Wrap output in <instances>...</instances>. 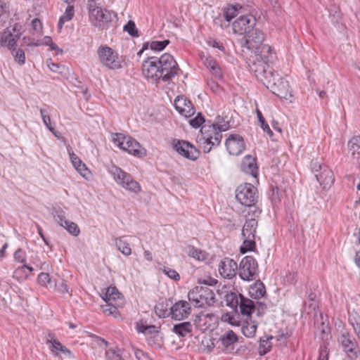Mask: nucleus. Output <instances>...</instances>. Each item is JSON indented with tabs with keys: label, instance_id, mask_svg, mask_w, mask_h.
<instances>
[{
	"label": "nucleus",
	"instance_id": "f257e3e1",
	"mask_svg": "<svg viewBox=\"0 0 360 360\" xmlns=\"http://www.w3.org/2000/svg\"><path fill=\"white\" fill-rule=\"evenodd\" d=\"M243 51L250 70L257 79L266 75L269 70H273L269 63L271 61L274 53L269 44L262 42L255 49Z\"/></svg>",
	"mask_w": 360,
	"mask_h": 360
},
{
	"label": "nucleus",
	"instance_id": "f03ea898",
	"mask_svg": "<svg viewBox=\"0 0 360 360\" xmlns=\"http://www.w3.org/2000/svg\"><path fill=\"white\" fill-rule=\"evenodd\" d=\"M256 24H221L223 30L228 32L231 31L235 34L243 35L244 43L243 50L245 51L255 49V46L261 44L264 39V32L255 27Z\"/></svg>",
	"mask_w": 360,
	"mask_h": 360
},
{
	"label": "nucleus",
	"instance_id": "7ed1b4c3",
	"mask_svg": "<svg viewBox=\"0 0 360 360\" xmlns=\"http://www.w3.org/2000/svg\"><path fill=\"white\" fill-rule=\"evenodd\" d=\"M229 129L228 124L221 126L218 124H205L201 127L200 135L198 136L197 142L204 153H209L214 146H218L222 139L221 131Z\"/></svg>",
	"mask_w": 360,
	"mask_h": 360
},
{
	"label": "nucleus",
	"instance_id": "20e7f679",
	"mask_svg": "<svg viewBox=\"0 0 360 360\" xmlns=\"http://www.w3.org/2000/svg\"><path fill=\"white\" fill-rule=\"evenodd\" d=\"M257 79L281 98L288 99L292 96L288 82L281 78L274 70H269L266 75Z\"/></svg>",
	"mask_w": 360,
	"mask_h": 360
},
{
	"label": "nucleus",
	"instance_id": "39448f33",
	"mask_svg": "<svg viewBox=\"0 0 360 360\" xmlns=\"http://www.w3.org/2000/svg\"><path fill=\"white\" fill-rule=\"evenodd\" d=\"M204 283L205 285L196 286L188 292V300L195 307L206 308L216 302L213 290L209 288L206 282Z\"/></svg>",
	"mask_w": 360,
	"mask_h": 360
},
{
	"label": "nucleus",
	"instance_id": "423d86ee",
	"mask_svg": "<svg viewBox=\"0 0 360 360\" xmlns=\"http://www.w3.org/2000/svg\"><path fill=\"white\" fill-rule=\"evenodd\" d=\"M105 304L101 306L103 312L106 315L118 317L120 313L118 308L124 304V299L121 293L115 287H108L103 297Z\"/></svg>",
	"mask_w": 360,
	"mask_h": 360
},
{
	"label": "nucleus",
	"instance_id": "0eeeda50",
	"mask_svg": "<svg viewBox=\"0 0 360 360\" xmlns=\"http://www.w3.org/2000/svg\"><path fill=\"white\" fill-rule=\"evenodd\" d=\"M108 171L115 181L123 188L135 193L141 191L140 184L133 179L130 174L127 173L121 168L112 165L108 167Z\"/></svg>",
	"mask_w": 360,
	"mask_h": 360
},
{
	"label": "nucleus",
	"instance_id": "6e6552de",
	"mask_svg": "<svg viewBox=\"0 0 360 360\" xmlns=\"http://www.w3.org/2000/svg\"><path fill=\"white\" fill-rule=\"evenodd\" d=\"M101 64L109 70H119L122 68L123 60L119 54L108 46H101L97 50Z\"/></svg>",
	"mask_w": 360,
	"mask_h": 360
},
{
	"label": "nucleus",
	"instance_id": "1a4fd4ad",
	"mask_svg": "<svg viewBox=\"0 0 360 360\" xmlns=\"http://www.w3.org/2000/svg\"><path fill=\"white\" fill-rule=\"evenodd\" d=\"M87 10L89 20L92 22H113L119 20L116 13L99 6L96 2L87 4Z\"/></svg>",
	"mask_w": 360,
	"mask_h": 360
},
{
	"label": "nucleus",
	"instance_id": "9d476101",
	"mask_svg": "<svg viewBox=\"0 0 360 360\" xmlns=\"http://www.w3.org/2000/svg\"><path fill=\"white\" fill-rule=\"evenodd\" d=\"M236 198L242 205L246 207L254 206L258 199L257 190L251 184H240L236 190Z\"/></svg>",
	"mask_w": 360,
	"mask_h": 360
},
{
	"label": "nucleus",
	"instance_id": "9b49d317",
	"mask_svg": "<svg viewBox=\"0 0 360 360\" xmlns=\"http://www.w3.org/2000/svg\"><path fill=\"white\" fill-rule=\"evenodd\" d=\"M112 140L117 146L129 154L139 157L143 155L140 143L131 136L116 133L113 135Z\"/></svg>",
	"mask_w": 360,
	"mask_h": 360
},
{
	"label": "nucleus",
	"instance_id": "f8f14e48",
	"mask_svg": "<svg viewBox=\"0 0 360 360\" xmlns=\"http://www.w3.org/2000/svg\"><path fill=\"white\" fill-rule=\"evenodd\" d=\"M22 34L20 24H10L2 32H0V46L8 49L16 46V42Z\"/></svg>",
	"mask_w": 360,
	"mask_h": 360
},
{
	"label": "nucleus",
	"instance_id": "ddd939ff",
	"mask_svg": "<svg viewBox=\"0 0 360 360\" xmlns=\"http://www.w3.org/2000/svg\"><path fill=\"white\" fill-rule=\"evenodd\" d=\"M238 275L243 281L255 280L257 276L258 264L256 259L252 256L243 257L238 266Z\"/></svg>",
	"mask_w": 360,
	"mask_h": 360
},
{
	"label": "nucleus",
	"instance_id": "4468645a",
	"mask_svg": "<svg viewBox=\"0 0 360 360\" xmlns=\"http://www.w3.org/2000/svg\"><path fill=\"white\" fill-rule=\"evenodd\" d=\"M158 61L162 74V81H169L177 75L179 68L172 56L164 53L158 58Z\"/></svg>",
	"mask_w": 360,
	"mask_h": 360
},
{
	"label": "nucleus",
	"instance_id": "2eb2a0df",
	"mask_svg": "<svg viewBox=\"0 0 360 360\" xmlns=\"http://www.w3.org/2000/svg\"><path fill=\"white\" fill-rule=\"evenodd\" d=\"M243 7L239 4H229L224 10V16L227 22H230L233 18L236 17L238 14H241L238 18L240 22H256L257 20H261L260 17L257 19L254 15L243 14Z\"/></svg>",
	"mask_w": 360,
	"mask_h": 360
},
{
	"label": "nucleus",
	"instance_id": "dca6fc26",
	"mask_svg": "<svg viewBox=\"0 0 360 360\" xmlns=\"http://www.w3.org/2000/svg\"><path fill=\"white\" fill-rule=\"evenodd\" d=\"M241 314L247 318H250L252 313L257 311V314L261 316L264 314L265 305L257 302L256 303L244 296L240 297L238 306Z\"/></svg>",
	"mask_w": 360,
	"mask_h": 360
},
{
	"label": "nucleus",
	"instance_id": "f3484780",
	"mask_svg": "<svg viewBox=\"0 0 360 360\" xmlns=\"http://www.w3.org/2000/svg\"><path fill=\"white\" fill-rule=\"evenodd\" d=\"M142 72L145 77L158 80L162 79V74L160 70L158 58L150 57L144 60L142 64Z\"/></svg>",
	"mask_w": 360,
	"mask_h": 360
},
{
	"label": "nucleus",
	"instance_id": "a211bd4d",
	"mask_svg": "<svg viewBox=\"0 0 360 360\" xmlns=\"http://www.w3.org/2000/svg\"><path fill=\"white\" fill-rule=\"evenodd\" d=\"M238 341V335L233 330H227L221 334L217 341L218 347L226 354L233 353Z\"/></svg>",
	"mask_w": 360,
	"mask_h": 360
},
{
	"label": "nucleus",
	"instance_id": "6ab92c4d",
	"mask_svg": "<svg viewBox=\"0 0 360 360\" xmlns=\"http://www.w3.org/2000/svg\"><path fill=\"white\" fill-rule=\"evenodd\" d=\"M173 147L179 155L188 160H195L198 158V150L188 141L174 140Z\"/></svg>",
	"mask_w": 360,
	"mask_h": 360
},
{
	"label": "nucleus",
	"instance_id": "aec40b11",
	"mask_svg": "<svg viewBox=\"0 0 360 360\" xmlns=\"http://www.w3.org/2000/svg\"><path fill=\"white\" fill-rule=\"evenodd\" d=\"M225 145L229 153L231 155H239L245 148L244 140L239 134L230 135Z\"/></svg>",
	"mask_w": 360,
	"mask_h": 360
},
{
	"label": "nucleus",
	"instance_id": "412c9836",
	"mask_svg": "<svg viewBox=\"0 0 360 360\" xmlns=\"http://www.w3.org/2000/svg\"><path fill=\"white\" fill-rule=\"evenodd\" d=\"M237 263L232 259L226 257L219 264V273L224 278L231 279L236 275Z\"/></svg>",
	"mask_w": 360,
	"mask_h": 360
},
{
	"label": "nucleus",
	"instance_id": "4be33fe9",
	"mask_svg": "<svg viewBox=\"0 0 360 360\" xmlns=\"http://www.w3.org/2000/svg\"><path fill=\"white\" fill-rule=\"evenodd\" d=\"M191 312L190 304L184 300L176 302L170 309L172 318L175 320L186 319Z\"/></svg>",
	"mask_w": 360,
	"mask_h": 360
},
{
	"label": "nucleus",
	"instance_id": "5701e85b",
	"mask_svg": "<svg viewBox=\"0 0 360 360\" xmlns=\"http://www.w3.org/2000/svg\"><path fill=\"white\" fill-rule=\"evenodd\" d=\"M174 106L176 110L186 117H190L195 113L191 102L184 97H177L174 100Z\"/></svg>",
	"mask_w": 360,
	"mask_h": 360
},
{
	"label": "nucleus",
	"instance_id": "b1692460",
	"mask_svg": "<svg viewBox=\"0 0 360 360\" xmlns=\"http://www.w3.org/2000/svg\"><path fill=\"white\" fill-rule=\"evenodd\" d=\"M315 176L323 189L329 188L335 181L333 172L328 167H324L323 171L316 174Z\"/></svg>",
	"mask_w": 360,
	"mask_h": 360
},
{
	"label": "nucleus",
	"instance_id": "393cba45",
	"mask_svg": "<svg viewBox=\"0 0 360 360\" xmlns=\"http://www.w3.org/2000/svg\"><path fill=\"white\" fill-rule=\"evenodd\" d=\"M347 148L352 160L360 164V136H353L348 141Z\"/></svg>",
	"mask_w": 360,
	"mask_h": 360
},
{
	"label": "nucleus",
	"instance_id": "a878e982",
	"mask_svg": "<svg viewBox=\"0 0 360 360\" xmlns=\"http://www.w3.org/2000/svg\"><path fill=\"white\" fill-rule=\"evenodd\" d=\"M241 169L246 174H250L254 177L257 176V167L255 159L251 155H246L241 162Z\"/></svg>",
	"mask_w": 360,
	"mask_h": 360
},
{
	"label": "nucleus",
	"instance_id": "bb28decb",
	"mask_svg": "<svg viewBox=\"0 0 360 360\" xmlns=\"http://www.w3.org/2000/svg\"><path fill=\"white\" fill-rule=\"evenodd\" d=\"M193 328V326L190 321H185L175 324L172 331L180 337H186L191 334Z\"/></svg>",
	"mask_w": 360,
	"mask_h": 360
},
{
	"label": "nucleus",
	"instance_id": "cd10ccee",
	"mask_svg": "<svg viewBox=\"0 0 360 360\" xmlns=\"http://www.w3.org/2000/svg\"><path fill=\"white\" fill-rule=\"evenodd\" d=\"M340 342L345 352L349 349L354 348L358 345L353 337L349 333H342L340 338Z\"/></svg>",
	"mask_w": 360,
	"mask_h": 360
},
{
	"label": "nucleus",
	"instance_id": "c85d7f7f",
	"mask_svg": "<svg viewBox=\"0 0 360 360\" xmlns=\"http://www.w3.org/2000/svg\"><path fill=\"white\" fill-rule=\"evenodd\" d=\"M257 221L255 219H250L245 221L242 229L243 236H255Z\"/></svg>",
	"mask_w": 360,
	"mask_h": 360
},
{
	"label": "nucleus",
	"instance_id": "c756f323",
	"mask_svg": "<svg viewBox=\"0 0 360 360\" xmlns=\"http://www.w3.org/2000/svg\"><path fill=\"white\" fill-rule=\"evenodd\" d=\"M274 338L273 336L265 335L260 338L259 346V354L264 356L267 354L271 348V340Z\"/></svg>",
	"mask_w": 360,
	"mask_h": 360
},
{
	"label": "nucleus",
	"instance_id": "7c9ffc66",
	"mask_svg": "<svg viewBox=\"0 0 360 360\" xmlns=\"http://www.w3.org/2000/svg\"><path fill=\"white\" fill-rule=\"evenodd\" d=\"M185 252L188 256L198 261H203L206 259V255L205 252L191 245L186 247Z\"/></svg>",
	"mask_w": 360,
	"mask_h": 360
},
{
	"label": "nucleus",
	"instance_id": "2f4dec72",
	"mask_svg": "<svg viewBox=\"0 0 360 360\" xmlns=\"http://www.w3.org/2000/svg\"><path fill=\"white\" fill-rule=\"evenodd\" d=\"M243 295L236 292H230L226 295V302L227 306L236 309L240 302V297Z\"/></svg>",
	"mask_w": 360,
	"mask_h": 360
},
{
	"label": "nucleus",
	"instance_id": "473e14b6",
	"mask_svg": "<svg viewBox=\"0 0 360 360\" xmlns=\"http://www.w3.org/2000/svg\"><path fill=\"white\" fill-rule=\"evenodd\" d=\"M257 328V323L246 321L242 327V332L245 337L250 338L255 335Z\"/></svg>",
	"mask_w": 360,
	"mask_h": 360
},
{
	"label": "nucleus",
	"instance_id": "72a5a7b5",
	"mask_svg": "<svg viewBox=\"0 0 360 360\" xmlns=\"http://www.w3.org/2000/svg\"><path fill=\"white\" fill-rule=\"evenodd\" d=\"M243 243L240 248L241 253L245 254L248 251L253 250L255 247V236H243Z\"/></svg>",
	"mask_w": 360,
	"mask_h": 360
},
{
	"label": "nucleus",
	"instance_id": "f704fd0d",
	"mask_svg": "<svg viewBox=\"0 0 360 360\" xmlns=\"http://www.w3.org/2000/svg\"><path fill=\"white\" fill-rule=\"evenodd\" d=\"M53 217L56 221L66 230L68 228L69 223L72 222L71 221L65 219V213L61 209H56L54 210Z\"/></svg>",
	"mask_w": 360,
	"mask_h": 360
},
{
	"label": "nucleus",
	"instance_id": "c9c22d12",
	"mask_svg": "<svg viewBox=\"0 0 360 360\" xmlns=\"http://www.w3.org/2000/svg\"><path fill=\"white\" fill-rule=\"evenodd\" d=\"M115 243L117 249L125 256H129L131 254V249L128 243L122 239V237L115 238Z\"/></svg>",
	"mask_w": 360,
	"mask_h": 360
},
{
	"label": "nucleus",
	"instance_id": "e433bc0d",
	"mask_svg": "<svg viewBox=\"0 0 360 360\" xmlns=\"http://www.w3.org/2000/svg\"><path fill=\"white\" fill-rule=\"evenodd\" d=\"M53 282H54V285H53V287H54V289L56 291H58V292H60L61 294L68 293V294L71 295L69 292V288H68V287L66 284V282L64 279L58 276L57 279H56V278L53 279Z\"/></svg>",
	"mask_w": 360,
	"mask_h": 360
},
{
	"label": "nucleus",
	"instance_id": "4c0bfd02",
	"mask_svg": "<svg viewBox=\"0 0 360 360\" xmlns=\"http://www.w3.org/2000/svg\"><path fill=\"white\" fill-rule=\"evenodd\" d=\"M11 51V54L14 58L15 62L20 65H23L25 63V52L20 49H16L14 46L13 49H9Z\"/></svg>",
	"mask_w": 360,
	"mask_h": 360
},
{
	"label": "nucleus",
	"instance_id": "58836bf2",
	"mask_svg": "<svg viewBox=\"0 0 360 360\" xmlns=\"http://www.w3.org/2000/svg\"><path fill=\"white\" fill-rule=\"evenodd\" d=\"M265 292V288L262 283H256L255 286L251 288L250 291L251 296L255 298L263 297Z\"/></svg>",
	"mask_w": 360,
	"mask_h": 360
},
{
	"label": "nucleus",
	"instance_id": "ea45409f",
	"mask_svg": "<svg viewBox=\"0 0 360 360\" xmlns=\"http://www.w3.org/2000/svg\"><path fill=\"white\" fill-rule=\"evenodd\" d=\"M105 356L107 360H124L122 358L121 350L117 347L107 350Z\"/></svg>",
	"mask_w": 360,
	"mask_h": 360
},
{
	"label": "nucleus",
	"instance_id": "a19ab883",
	"mask_svg": "<svg viewBox=\"0 0 360 360\" xmlns=\"http://www.w3.org/2000/svg\"><path fill=\"white\" fill-rule=\"evenodd\" d=\"M257 116L258 118V121L260 124L261 128L263 129L264 132H266L269 136H271L273 135V131L270 129L269 124L265 121L264 117L262 115V112L259 110H256Z\"/></svg>",
	"mask_w": 360,
	"mask_h": 360
},
{
	"label": "nucleus",
	"instance_id": "79ce46f5",
	"mask_svg": "<svg viewBox=\"0 0 360 360\" xmlns=\"http://www.w3.org/2000/svg\"><path fill=\"white\" fill-rule=\"evenodd\" d=\"M159 269L160 270L162 271V272L165 275H167L169 278L173 279L176 281L180 280V276L176 270L171 269L167 266H160Z\"/></svg>",
	"mask_w": 360,
	"mask_h": 360
},
{
	"label": "nucleus",
	"instance_id": "37998d69",
	"mask_svg": "<svg viewBox=\"0 0 360 360\" xmlns=\"http://www.w3.org/2000/svg\"><path fill=\"white\" fill-rule=\"evenodd\" d=\"M38 282L40 285L43 286L50 285V287H53V280L50 277L49 274L47 273L41 272L39 274L37 278Z\"/></svg>",
	"mask_w": 360,
	"mask_h": 360
},
{
	"label": "nucleus",
	"instance_id": "c03bdc74",
	"mask_svg": "<svg viewBox=\"0 0 360 360\" xmlns=\"http://www.w3.org/2000/svg\"><path fill=\"white\" fill-rule=\"evenodd\" d=\"M25 264L18 267L13 274V278L17 281H21L25 279L28 274L25 271Z\"/></svg>",
	"mask_w": 360,
	"mask_h": 360
},
{
	"label": "nucleus",
	"instance_id": "a18cd8bd",
	"mask_svg": "<svg viewBox=\"0 0 360 360\" xmlns=\"http://www.w3.org/2000/svg\"><path fill=\"white\" fill-rule=\"evenodd\" d=\"M75 169L86 180L91 181L93 179V174H92L91 172L90 171V169L86 166L85 164L82 165V166L75 168Z\"/></svg>",
	"mask_w": 360,
	"mask_h": 360
},
{
	"label": "nucleus",
	"instance_id": "49530a36",
	"mask_svg": "<svg viewBox=\"0 0 360 360\" xmlns=\"http://www.w3.org/2000/svg\"><path fill=\"white\" fill-rule=\"evenodd\" d=\"M169 43V41L168 39L164 41H153L150 44V47L153 51H162Z\"/></svg>",
	"mask_w": 360,
	"mask_h": 360
},
{
	"label": "nucleus",
	"instance_id": "de8ad7c7",
	"mask_svg": "<svg viewBox=\"0 0 360 360\" xmlns=\"http://www.w3.org/2000/svg\"><path fill=\"white\" fill-rule=\"evenodd\" d=\"M51 346L50 347L52 352H56L58 354V352L60 351L64 354H70V352L68 349L65 346H63L58 340H56L53 343H51Z\"/></svg>",
	"mask_w": 360,
	"mask_h": 360
},
{
	"label": "nucleus",
	"instance_id": "09e8293b",
	"mask_svg": "<svg viewBox=\"0 0 360 360\" xmlns=\"http://www.w3.org/2000/svg\"><path fill=\"white\" fill-rule=\"evenodd\" d=\"M74 16V8L72 6H68L66 9L65 13L60 17L58 22H65L66 21H70Z\"/></svg>",
	"mask_w": 360,
	"mask_h": 360
},
{
	"label": "nucleus",
	"instance_id": "8fccbe9b",
	"mask_svg": "<svg viewBox=\"0 0 360 360\" xmlns=\"http://www.w3.org/2000/svg\"><path fill=\"white\" fill-rule=\"evenodd\" d=\"M68 151L69 153L70 161L75 169L84 164L82 161V160L76 154H75L74 152L72 151L71 148H68Z\"/></svg>",
	"mask_w": 360,
	"mask_h": 360
},
{
	"label": "nucleus",
	"instance_id": "3c124183",
	"mask_svg": "<svg viewBox=\"0 0 360 360\" xmlns=\"http://www.w3.org/2000/svg\"><path fill=\"white\" fill-rule=\"evenodd\" d=\"M155 311L156 315L158 316L160 318H165L167 315L170 314V313L168 312L163 302H160L155 305Z\"/></svg>",
	"mask_w": 360,
	"mask_h": 360
},
{
	"label": "nucleus",
	"instance_id": "603ef678",
	"mask_svg": "<svg viewBox=\"0 0 360 360\" xmlns=\"http://www.w3.org/2000/svg\"><path fill=\"white\" fill-rule=\"evenodd\" d=\"M123 30L132 37H139V30L136 27V24H125Z\"/></svg>",
	"mask_w": 360,
	"mask_h": 360
},
{
	"label": "nucleus",
	"instance_id": "864d4df0",
	"mask_svg": "<svg viewBox=\"0 0 360 360\" xmlns=\"http://www.w3.org/2000/svg\"><path fill=\"white\" fill-rule=\"evenodd\" d=\"M345 353L349 360H360V349L358 345L354 348L347 350Z\"/></svg>",
	"mask_w": 360,
	"mask_h": 360
},
{
	"label": "nucleus",
	"instance_id": "5fc2aeb1",
	"mask_svg": "<svg viewBox=\"0 0 360 360\" xmlns=\"http://www.w3.org/2000/svg\"><path fill=\"white\" fill-rule=\"evenodd\" d=\"M39 112H40V115H41L43 123L46 127V128L49 130H50V128H53V126L51 124V117H50L49 115L48 114V112L44 109H40Z\"/></svg>",
	"mask_w": 360,
	"mask_h": 360
},
{
	"label": "nucleus",
	"instance_id": "6e6d98bb",
	"mask_svg": "<svg viewBox=\"0 0 360 360\" xmlns=\"http://www.w3.org/2000/svg\"><path fill=\"white\" fill-rule=\"evenodd\" d=\"M13 257L15 262L25 264L26 253L22 249L18 248L17 250H15L13 254Z\"/></svg>",
	"mask_w": 360,
	"mask_h": 360
},
{
	"label": "nucleus",
	"instance_id": "4d7b16f0",
	"mask_svg": "<svg viewBox=\"0 0 360 360\" xmlns=\"http://www.w3.org/2000/svg\"><path fill=\"white\" fill-rule=\"evenodd\" d=\"M205 122L204 117L201 115L200 113L189 120L190 124L194 128H198L201 126V124Z\"/></svg>",
	"mask_w": 360,
	"mask_h": 360
},
{
	"label": "nucleus",
	"instance_id": "13d9d810",
	"mask_svg": "<svg viewBox=\"0 0 360 360\" xmlns=\"http://www.w3.org/2000/svg\"><path fill=\"white\" fill-rule=\"evenodd\" d=\"M67 231L72 236H77L79 233L80 230L79 226L77 224L72 221L71 223H69L68 228L67 229Z\"/></svg>",
	"mask_w": 360,
	"mask_h": 360
},
{
	"label": "nucleus",
	"instance_id": "bf43d9fd",
	"mask_svg": "<svg viewBox=\"0 0 360 360\" xmlns=\"http://www.w3.org/2000/svg\"><path fill=\"white\" fill-rule=\"evenodd\" d=\"M210 72L216 79H221L222 78V71L218 63L214 68H212Z\"/></svg>",
	"mask_w": 360,
	"mask_h": 360
},
{
	"label": "nucleus",
	"instance_id": "052dcab7",
	"mask_svg": "<svg viewBox=\"0 0 360 360\" xmlns=\"http://www.w3.org/2000/svg\"><path fill=\"white\" fill-rule=\"evenodd\" d=\"M202 60H203L204 65L207 69H209V70H211L212 68H214L216 64H217V61L210 56L202 57Z\"/></svg>",
	"mask_w": 360,
	"mask_h": 360
},
{
	"label": "nucleus",
	"instance_id": "680f3d73",
	"mask_svg": "<svg viewBox=\"0 0 360 360\" xmlns=\"http://www.w3.org/2000/svg\"><path fill=\"white\" fill-rule=\"evenodd\" d=\"M134 354L138 360H152L146 352L141 349H136Z\"/></svg>",
	"mask_w": 360,
	"mask_h": 360
},
{
	"label": "nucleus",
	"instance_id": "e2e57ef3",
	"mask_svg": "<svg viewBox=\"0 0 360 360\" xmlns=\"http://www.w3.org/2000/svg\"><path fill=\"white\" fill-rule=\"evenodd\" d=\"M326 167L325 165H322L321 162H319L318 160H312L311 162V167L313 172H317L319 171H323V167Z\"/></svg>",
	"mask_w": 360,
	"mask_h": 360
},
{
	"label": "nucleus",
	"instance_id": "0e129e2a",
	"mask_svg": "<svg viewBox=\"0 0 360 360\" xmlns=\"http://www.w3.org/2000/svg\"><path fill=\"white\" fill-rule=\"evenodd\" d=\"M328 350L326 346H321L318 360H328Z\"/></svg>",
	"mask_w": 360,
	"mask_h": 360
},
{
	"label": "nucleus",
	"instance_id": "69168bd1",
	"mask_svg": "<svg viewBox=\"0 0 360 360\" xmlns=\"http://www.w3.org/2000/svg\"><path fill=\"white\" fill-rule=\"evenodd\" d=\"M46 65L52 72H60V66L58 63H55L52 62L51 60H47Z\"/></svg>",
	"mask_w": 360,
	"mask_h": 360
},
{
	"label": "nucleus",
	"instance_id": "338daca9",
	"mask_svg": "<svg viewBox=\"0 0 360 360\" xmlns=\"http://www.w3.org/2000/svg\"><path fill=\"white\" fill-rule=\"evenodd\" d=\"M207 86L214 93H218L219 91V85L212 79L207 81Z\"/></svg>",
	"mask_w": 360,
	"mask_h": 360
},
{
	"label": "nucleus",
	"instance_id": "774afa93",
	"mask_svg": "<svg viewBox=\"0 0 360 360\" xmlns=\"http://www.w3.org/2000/svg\"><path fill=\"white\" fill-rule=\"evenodd\" d=\"M56 340L55 335L51 332H48L46 335V342L47 344L53 343Z\"/></svg>",
	"mask_w": 360,
	"mask_h": 360
}]
</instances>
